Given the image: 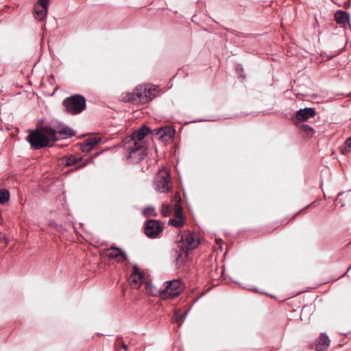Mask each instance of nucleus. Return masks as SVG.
<instances>
[{"label":"nucleus","mask_w":351,"mask_h":351,"mask_svg":"<svg viewBox=\"0 0 351 351\" xmlns=\"http://www.w3.org/2000/svg\"><path fill=\"white\" fill-rule=\"evenodd\" d=\"M81 147H82V150L84 152H88L93 148V147H92V145H90L89 143H86L85 141H84V142L82 143Z\"/></svg>","instance_id":"c85d7f7f"},{"label":"nucleus","mask_w":351,"mask_h":351,"mask_svg":"<svg viewBox=\"0 0 351 351\" xmlns=\"http://www.w3.org/2000/svg\"><path fill=\"white\" fill-rule=\"evenodd\" d=\"M135 94L136 96V104H146L145 85H138L135 88Z\"/></svg>","instance_id":"6ab92c4d"},{"label":"nucleus","mask_w":351,"mask_h":351,"mask_svg":"<svg viewBox=\"0 0 351 351\" xmlns=\"http://www.w3.org/2000/svg\"><path fill=\"white\" fill-rule=\"evenodd\" d=\"M123 147L128 152L127 158L131 163L136 164L145 159L147 148L144 143H136L132 138H124L122 141Z\"/></svg>","instance_id":"f03ea898"},{"label":"nucleus","mask_w":351,"mask_h":351,"mask_svg":"<svg viewBox=\"0 0 351 351\" xmlns=\"http://www.w3.org/2000/svg\"><path fill=\"white\" fill-rule=\"evenodd\" d=\"M171 206L168 203H163L161 206L160 213L163 217H167L171 214Z\"/></svg>","instance_id":"5701e85b"},{"label":"nucleus","mask_w":351,"mask_h":351,"mask_svg":"<svg viewBox=\"0 0 351 351\" xmlns=\"http://www.w3.org/2000/svg\"><path fill=\"white\" fill-rule=\"evenodd\" d=\"M3 238H4L3 234L1 232H0V241L2 240Z\"/></svg>","instance_id":"72a5a7b5"},{"label":"nucleus","mask_w":351,"mask_h":351,"mask_svg":"<svg viewBox=\"0 0 351 351\" xmlns=\"http://www.w3.org/2000/svg\"><path fill=\"white\" fill-rule=\"evenodd\" d=\"M116 350H119L120 348H123L125 351H136L135 348H131L127 346L121 338H118L114 343Z\"/></svg>","instance_id":"412c9836"},{"label":"nucleus","mask_w":351,"mask_h":351,"mask_svg":"<svg viewBox=\"0 0 351 351\" xmlns=\"http://www.w3.org/2000/svg\"><path fill=\"white\" fill-rule=\"evenodd\" d=\"M335 20L338 24H346L349 21V16L347 12L339 10L335 14Z\"/></svg>","instance_id":"aec40b11"},{"label":"nucleus","mask_w":351,"mask_h":351,"mask_svg":"<svg viewBox=\"0 0 351 351\" xmlns=\"http://www.w3.org/2000/svg\"><path fill=\"white\" fill-rule=\"evenodd\" d=\"M176 202L174 204V215L176 218L184 217L183 216V208L181 204V198L178 192L174 195Z\"/></svg>","instance_id":"a211bd4d"},{"label":"nucleus","mask_w":351,"mask_h":351,"mask_svg":"<svg viewBox=\"0 0 351 351\" xmlns=\"http://www.w3.org/2000/svg\"><path fill=\"white\" fill-rule=\"evenodd\" d=\"M169 223L176 228L182 227L184 223V217L171 219Z\"/></svg>","instance_id":"b1692460"},{"label":"nucleus","mask_w":351,"mask_h":351,"mask_svg":"<svg viewBox=\"0 0 351 351\" xmlns=\"http://www.w3.org/2000/svg\"><path fill=\"white\" fill-rule=\"evenodd\" d=\"M50 0H38L33 8V16L38 21L44 20L48 13Z\"/></svg>","instance_id":"6e6552de"},{"label":"nucleus","mask_w":351,"mask_h":351,"mask_svg":"<svg viewBox=\"0 0 351 351\" xmlns=\"http://www.w3.org/2000/svg\"><path fill=\"white\" fill-rule=\"evenodd\" d=\"M62 161L65 166H76L75 169H78L86 167L89 160H85L82 157H77L74 155H69L62 158Z\"/></svg>","instance_id":"9b49d317"},{"label":"nucleus","mask_w":351,"mask_h":351,"mask_svg":"<svg viewBox=\"0 0 351 351\" xmlns=\"http://www.w3.org/2000/svg\"><path fill=\"white\" fill-rule=\"evenodd\" d=\"M145 234L151 239L156 238L163 230L162 223L159 220L148 219L145 223Z\"/></svg>","instance_id":"0eeeda50"},{"label":"nucleus","mask_w":351,"mask_h":351,"mask_svg":"<svg viewBox=\"0 0 351 351\" xmlns=\"http://www.w3.org/2000/svg\"><path fill=\"white\" fill-rule=\"evenodd\" d=\"M300 128L302 130V131L308 136H312L315 132L313 128L309 125L302 124Z\"/></svg>","instance_id":"bb28decb"},{"label":"nucleus","mask_w":351,"mask_h":351,"mask_svg":"<svg viewBox=\"0 0 351 351\" xmlns=\"http://www.w3.org/2000/svg\"><path fill=\"white\" fill-rule=\"evenodd\" d=\"M181 317L182 316L180 315L178 312H175L173 318L176 322H178L180 320Z\"/></svg>","instance_id":"473e14b6"},{"label":"nucleus","mask_w":351,"mask_h":351,"mask_svg":"<svg viewBox=\"0 0 351 351\" xmlns=\"http://www.w3.org/2000/svg\"><path fill=\"white\" fill-rule=\"evenodd\" d=\"M104 255L110 260H114L118 263H123L128 260L127 254L118 247H110L104 252Z\"/></svg>","instance_id":"1a4fd4ad"},{"label":"nucleus","mask_w":351,"mask_h":351,"mask_svg":"<svg viewBox=\"0 0 351 351\" xmlns=\"http://www.w3.org/2000/svg\"><path fill=\"white\" fill-rule=\"evenodd\" d=\"M350 268H351V265H350V267H349V269H350Z\"/></svg>","instance_id":"f704fd0d"},{"label":"nucleus","mask_w":351,"mask_h":351,"mask_svg":"<svg viewBox=\"0 0 351 351\" xmlns=\"http://www.w3.org/2000/svg\"><path fill=\"white\" fill-rule=\"evenodd\" d=\"M330 345V339L328 337L324 334H322L315 343V348L317 351L326 350Z\"/></svg>","instance_id":"dca6fc26"},{"label":"nucleus","mask_w":351,"mask_h":351,"mask_svg":"<svg viewBox=\"0 0 351 351\" xmlns=\"http://www.w3.org/2000/svg\"><path fill=\"white\" fill-rule=\"evenodd\" d=\"M175 130L171 127L161 128L157 132L159 138L163 141H168L174 137Z\"/></svg>","instance_id":"4468645a"},{"label":"nucleus","mask_w":351,"mask_h":351,"mask_svg":"<svg viewBox=\"0 0 351 351\" xmlns=\"http://www.w3.org/2000/svg\"><path fill=\"white\" fill-rule=\"evenodd\" d=\"M294 217H293L291 219H285L284 220H282L280 223H278L275 225L274 227H271V231L270 232H273L274 230L278 228V227H280V226H285L287 225Z\"/></svg>","instance_id":"7c9ffc66"},{"label":"nucleus","mask_w":351,"mask_h":351,"mask_svg":"<svg viewBox=\"0 0 351 351\" xmlns=\"http://www.w3.org/2000/svg\"><path fill=\"white\" fill-rule=\"evenodd\" d=\"M86 143H89L92 147H94L95 145H97L100 141L101 138L99 137L93 136L90 137L84 140Z\"/></svg>","instance_id":"cd10ccee"},{"label":"nucleus","mask_w":351,"mask_h":351,"mask_svg":"<svg viewBox=\"0 0 351 351\" xmlns=\"http://www.w3.org/2000/svg\"><path fill=\"white\" fill-rule=\"evenodd\" d=\"M152 132L150 128L143 125L138 130L134 131L131 135L126 136L125 138H132L136 143H144L143 140L145 137Z\"/></svg>","instance_id":"f8f14e48"},{"label":"nucleus","mask_w":351,"mask_h":351,"mask_svg":"<svg viewBox=\"0 0 351 351\" xmlns=\"http://www.w3.org/2000/svg\"><path fill=\"white\" fill-rule=\"evenodd\" d=\"M165 288L160 291V297L163 299L173 298L181 293L182 284L179 280H173L167 282Z\"/></svg>","instance_id":"423d86ee"},{"label":"nucleus","mask_w":351,"mask_h":351,"mask_svg":"<svg viewBox=\"0 0 351 351\" xmlns=\"http://www.w3.org/2000/svg\"><path fill=\"white\" fill-rule=\"evenodd\" d=\"M136 96L135 94V88L132 93H125L123 94V100L125 102H131L136 104Z\"/></svg>","instance_id":"4be33fe9"},{"label":"nucleus","mask_w":351,"mask_h":351,"mask_svg":"<svg viewBox=\"0 0 351 351\" xmlns=\"http://www.w3.org/2000/svg\"><path fill=\"white\" fill-rule=\"evenodd\" d=\"M315 110L313 108H305L296 112L295 118L300 121H304L315 115Z\"/></svg>","instance_id":"ddd939ff"},{"label":"nucleus","mask_w":351,"mask_h":351,"mask_svg":"<svg viewBox=\"0 0 351 351\" xmlns=\"http://www.w3.org/2000/svg\"><path fill=\"white\" fill-rule=\"evenodd\" d=\"M10 199V193L6 189L0 190V204L6 203Z\"/></svg>","instance_id":"393cba45"},{"label":"nucleus","mask_w":351,"mask_h":351,"mask_svg":"<svg viewBox=\"0 0 351 351\" xmlns=\"http://www.w3.org/2000/svg\"><path fill=\"white\" fill-rule=\"evenodd\" d=\"M199 244V239L198 235L193 232L187 231L184 232L182 236V239L180 242V247L186 254L191 250H193Z\"/></svg>","instance_id":"39448f33"},{"label":"nucleus","mask_w":351,"mask_h":351,"mask_svg":"<svg viewBox=\"0 0 351 351\" xmlns=\"http://www.w3.org/2000/svg\"><path fill=\"white\" fill-rule=\"evenodd\" d=\"M65 111L71 114H78L86 108V99L81 95L66 97L62 101Z\"/></svg>","instance_id":"7ed1b4c3"},{"label":"nucleus","mask_w":351,"mask_h":351,"mask_svg":"<svg viewBox=\"0 0 351 351\" xmlns=\"http://www.w3.org/2000/svg\"><path fill=\"white\" fill-rule=\"evenodd\" d=\"M154 186L159 193L170 192L173 188L170 171L165 168L160 169L155 176Z\"/></svg>","instance_id":"20e7f679"},{"label":"nucleus","mask_w":351,"mask_h":351,"mask_svg":"<svg viewBox=\"0 0 351 351\" xmlns=\"http://www.w3.org/2000/svg\"><path fill=\"white\" fill-rule=\"evenodd\" d=\"M56 135H59L61 138H66L75 135V132L72 129L66 125L60 126L57 130H55ZM58 137V136H56Z\"/></svg>","instance_id":"f3484780"},{"label":"nucleus","mask_w":351,"mask_h":351,"mask_svg":"<svg viewBox=\"0 0 351 351\" xmlns=\"http://www.w3.org/2000/svg\"><path fill=\"white\" fill-rule=\"evenodd\" d=\"M143 215L146 217L151 216L156 217L157 215V213H156L155 208L154 207L148 206L144 208Z\"/></svg>","instance_id":"a878e982"},{"label":"nucleus","mask_w":351,"mask_h":351,"mask_svg":"<svg viewBox=\"0 0 351 351\" xmlns=\"http://www.w3.org/2000/svg\"><path fill=\"white\" fill-rule=\"evenodd\" d=\"M346 147L351 150V136L349 137L345 142Z\"/></svg>","instance_id":"2f4dec72"},{"label":"nucleus","mask_w":351,"mask_h":351,"mask_svg":"<svg viewBox=\"0 0 351 351\" xmlns=\"http://www.w3.org/2000/svg\"><path fill=\"white\" fill-rule=\"evenodd\" d=\"M58 140L56 130L50 126L45 125L29 130L27 141L34 149H40L46 147H51Z\"/></svg>","instance_id":"f257e3e1"},{"label":"nucleus","mask_w":351,"mask_h":351,"mask_svg":"<svg viewBox=\"0 0 351 351\" xmlns=\"http://www.w3.org/2000/svg\"><path fill=\"white\" fill-rule=\"evenodd\" d=\"M145 99L147 103L153 100L155 97H156L159 94L158 87L152 84H146L145 85Z\"/></svg>","instance_id":"2eb2a0df"},{"label":"nucleus","mask_w":351,"mask_h":351,"mask_svg":"<svg viewBox=\"0 0 351 351\" xmlns=\"http://www.w3.org/2000/svg\"><path fill=\"white\" fill-rule=\"evenodd\" d=\"M145 273L141 271L137 265L132 267V272L129 278V282L132 289H138L143 281Z\"/></svg>","instance_id":"9d476101"},{"label":"nucleus","mask_w":351,"mask_h":351,"mask_svg":"<svg viewBox=\"0 0 351 351\" xmlns=\"http://www.w3.org/2000/svg\"><path fill=\"white\" fill-rule=\"evenodd\" d=\"M81 147H82V150L84 152H88L93 148V147H92V145H90L89 143H86L85 141H84V142L82 143Z\"/></svg>","instance_id":"c756f323"}]
</instances>
